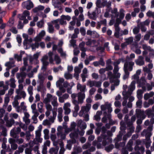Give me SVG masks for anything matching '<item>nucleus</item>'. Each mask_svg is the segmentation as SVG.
Instances as JSON below:
<instances>
[{
    "label": "nucleus",
    "mask_w": 154,
    "mask_h": 154,
    "mask_svg": "<svg viewBox=\"0 0 154 154\" xmlns=\"http://www.w3.org/2000/svg\"><path fill=\"white\" fill-rule=\"evenodd\" d=\"M134 65V63L133 61H130L129 62L126 61L124 64V70L125 74L123 77L124 79H126L128 78L130 73L128 72L131 71L133 70V66Z\"/></svg>",
    "instance_id": "1"
},
{
    "label": "nucleus",
    "mask_w": 154,
    "mask_h": 154,
    "mask_svg": "<svg viewBox=\"0 0 154 154\" xmlns=\"http://www.w3.org/2000/svg\"><path fill=\"white\" fill-rule=\"evenodd\" d=\"M23 5H24L27 10H30L34 6L31 0H28L27 1L24 2H23Z\"/></svg>",
    "instance_id": "2"
},
{
    "label": "nucleus",
    "mask_w": 154,
    "mask_h": 154,
    "mask_svg": "<svg viewBox=\"0 0 154 154\" xmlns=\"http://www.w3.org/2000/svg\"><path fill=\"white\" fill-rule=\"evenodd\" d=\"M152 126H149L146 129H144L141 133L140 135H152Z\"/></svg>",
    "instance_id": "3"
},
{
    "label": "nucleus",
    "mask_w": 154,
    "mask_h": 154,
    "mask_svg": "<svg viewBox=\"0 0 154 154\" xmlns=\"http://www.w3.org/2000/svg\"><path fill=\"white\" fill-rule=\"evenodd\" d=\"M78 97L79 102L82 103H83V100L85 98V94L84 93L79 92L78 93Z\"/></svg>",
    "instance_id": "4"
},
{
    "label": "nucleus",
    "mask_w": 154,
    "mask_h": 154,
    "mask_svg": "<svg viewBox=\"0 0 154 154\" xmlns=\"http://www.w3.org/2000/svg\"><path fill=\"white\" fill-rule=\"evenodd\" d=\"M21 131V128L18 127L14 128L11 131L10 135H18Z\"/></svg>",
    "instance_id": "5"
},
{
    "label": "nucleus",
    "mask_w": 154,
    "mask_h": 154,
    "mask_svg": "<svg viewBox=\"0 0 154 154\" xmlns=\"http://www.w3.org/2000/svg\"><path fill=\"white\" fill-rule=\"evenodd\" d=\"M101 132L102 134L100 135H106L105 134L107 133V135H112V134L109 131H107L106 128L104 126H102L101 128Z\"/></svg>",
    "instance_id": "6"
},
{
    "label": "nucleus",
    "mask_w": 154,
    "mask_h": 154,
    "mask_svg": "<svg viewBox=\"0 0 154 154\" xmlns=\"http://www.w3.org/2000/svg\"><path fill=\"white\" fill-rule=\"evenodd\" d=\"M59 148L58 146H56L55 148H51L49 150L50 154H57Z\"/></svg>",
    "instance_id": "7"
},
{
    "label": "nucleus",
    "mask_w": 154,
    "mask_h": 154,
    "mask_svg": "<svg viewBox=\"0 0 154 154\" xmlns=\"http://www.w3.org/2000/svg\"><path fill=\"white\" fill-rule=\"evenodd\" d=\"M137 117L140 118L142 116H144V112L143 111H142L140 109H137L136 110Z\"/></svg>",
    "instance_id": "8"
},
{
    "label": "nucleus",
    "mask_w": 154,
    "mask_h": 154,
    "mask_svg": "<svg viewBox=\"0 0 154 154\" xmlns=\"http://www.w3.org/2000/svg\"><path fill=\"white\" fill-rule=\"evenodd\" d=\"M6 122V126L8 127H10L14 123L15 121L13 118H11L10 120L7 121Z\"/></svg>",
    "instance_id": "9"
},
{
    "label": "nucleus",
    "mask_w": 154,
    "mask_h": 154,
    "mask_svg": "<svg viewBox=\"0 0 154 154\" xmlns=\"http://www.w3.org/2000/svg\"><path fill=\"white\" fill-rule=\"evenodd\" d=\"M120 124L121 126L120 127V129L121 131H119L118 135H124L123 133L125 131V130H126V127L124 124Z\"/></svg>",
    "instance_id": "10"
},
{
    "label": "nucleus",
    "mask_w": 154,
    "mask_h": 154,
    "mask_svg": "<svg viewBox=\"0 0 154 154\" xmlns=\"http://www.w3.org/2000/svg\"><path fill=\"white\" fill-rule=\"evenodd\" d=\"M111 63V60H109V61H107L106 62L107 66L105 68L106 71H109V70H112L113 69V67L110 64V63Z\"/></svg>",
    "instance_id": "11"
},
{
    "label": "nucleus",
    "mask_w": 154,
    "mask_h": 154,
    "mask_svg": "<svg viewBox=\"0 0 154 154\" xmlns=\"http://www.w3.org/2000/svg\"><path fill=\"white\" fill-rule=\"evenodd\" d=\"M88 15L90 19L95 20L96 19V12L95 11L93 12L92 14H91L89 12L88 13Z\"/></svg>",
    "instance_id": "12"
},
{
    "label": "nucleus",
    "mask_w": 154,
    "mask_h": 154,
    "mask_svg": "<svg viewBox=\"0 0 154 154\" xmlns=\"http://www.w3.org/2000/svg\"><path fill=\"white\" fill-rule=\"evenodd\" d=\"M96 43V41L94 39H88V41L86 42V45L87 46H90L91 45L92 43L94 44H95Z\"/></svg>",
    "instance_id": "13"
},
{
    "label": "nucleus",
    "mask_w": 154,
    "mask_h": 154,
    "mask_svg": "<svg viewBox=\"0 0 154 154\" xmlns=\"http://www.w3.org/2000/svg\"><path fill=\"white\" fill-rule=\"evenodd\" d=\"M146 115L148 116V117L151 116L153 117L154 116V113L152 112V110L150 109H148L146 111Z\"/></svg>",
    "instance_id": "14"
},
{
    "label": "nucleus",
    "mask_w": 154,
    "mask_h": 154,
    "mask_svg": "<svg viewBox=\"0 0 154 154\" xmlns=\"http://www.w3.org/2000/svg\"><path fill=\"white\" fill-rule=\"evenodd\" d=\"M107 136L103 135V136H104L103 140L102 142V144L103 146H105L107 144V143H108L109 137Z\"/></svg>",
    "instance_id": "15"
},
{
    "label": "nucleus",
    "mask_w": 154,
    "mask_h": 154,
    "mask_svg": "<svg viewBox=\"0 0 154 154\" xmlns=\"http://www.w3.org/2000/svg\"><path fill=\"white\" fill-rule=\"evenodd\" d=\"M64 19H63L62 18H61L60 19H58L57 20H54V22L55 23H57L58 22V21H59L61 25H66V21L64 20Z\"/></svg>",
    "instance_id": "16"
},
{
    "label": "nucleus",
    "mask_w": 154,
    "mask_h": 154,
    "mask_svg": "<svg viewBox=\"0 0 154 154\" xmlns=\"http://www.w3.org/2000/svg\"><path fill=\"white\" fill-rule=\"evenodd\" d=\"M135 83L136 82L135 81H133L131 82L130 85V88L128 90L129 91L130 90L132 92L135 89Z\"/></svg>",
    "instance_id": "17"
},
{
    "label": "nucleus",
    "mask_w": 154,
    "mask_h": 154,
    "mask_svg": "<svg viewBox=\"0 0 154 154\" xmlns=\"http://www.w3.org/2000/svg\"><path fill=\"white\" fill-rule=\"evenodd\" d=\"M14 62H11L9 61L5 63V65L8 68V69H10L13 67L12 64H14Z\"/></svg>",
    "instance_id": "18"
},
{
    "label": "nucleus",
    "mask_w": 154,
    "mask_h": 154,
    "mask_svg": "<svg viewBox=\"0 0 154 154\" xmlns=\"http://www.w3.org/2000/svg\"><path fill=\"white\" fill-rule=\"evenodd\" d=\"M42 63L43 65L42 69L44 70V72H45L47 69V66L48 65L49 63L48 61H43Z\"/></svg>",
    "instance_id": "19"
},
{
    "label": "nucleus",
    "mask_w": 154,
    "mask_h": 154,
    "mask_svg": "<svg viewBox=\"0 0 154 154\" xmlns=\"http://www.w3.org/2000/svg\"><path fill=\"white\" fill-rule=\"evenodd\" d=\"M60 149L59 152V154H63L65 149L63 147V143H61L60 144Z\"/></svg>",
    "instance_id": "20"
},
{
    "label": "nucleus",
    "mask_w": 154,
    "mask_h": 154,
    "mask_svg": "<svg viewBox=\"0 0 154 154\" xmlns=\"http://www.w3.org/2000/svg\"><path fill=\"white\" fill-rule=\"evenodd\" d=\"M133 144V142L132 141L130 140L129 141L127 145V149L129 151H132L133 150V148L132 147V145Z\"/></svg>",
    "instance_id": "21"
},
{
    "label": "nucleus",
    "mask_w": 154,
    "mask_h": 154,
    "mask_svg": "<svg viewBox=\"0 0 154 154\" xmlns=\"http://www.w3.org/2000/svg\"><path fill=\"white\" fill-rule=\"evenodd\" d=\"M54 60L56 61V63L57 64H59L61 62V59L57 54H56L55 55Z\"/></svg>",
    "instance_id": "22"
},
{
    "label": "nucleus",
    "mask_w": 154,
    "mask_h": 154,
    "mask_svg": "<svg viewBox=\"0 0 154 154\" xmlns=\"http://www.w3.org/2000/svg\"><path fill=\"white\" fill-rule=\"evenodd\" d=\"M63 129V127L61 126H59L57 128L58 132L57 135H66L65 134H63L62 131Z\"/></svg>",
    "instance_id": "23"
},
{
    "label": "nucleus",
    "mask_w": 154,
    "mask_h": 154,
    "mask_svg": "<svg viewBox=\"0 0 154 154\" xmlns=\"http://www.w3.org/2000/svg\"><path fill=\"white\" fill-rule=\"evenodd\" d=\"M131 93L129 91V90L128 92H126L125 94L124 95V100H127L129 98V96L131 94Z\"/></svg>",
    "instance_id": "24"
},
{
    "label": "nucleus",
    "mask_w": 154,
    "mask_h": 154,
    "mask_svg": "<svg viewBox=\"0 0 154 154\" xmlns=\"http://www.w3.org/2000/svg\"><path fill=\"white\" fill-rule=\"evenodd\" d=\"M120 15L119 18L121 19L122 20L125 16V14L124 13V10L122 8H121L120 10Z\"/></svg>",
    "instance_id": "25"
},
{
    "label": "nucleus",
    "mask_w": 154,
    "mask_h": 154,
    "mask_svg": "<svg viewBox=\"0 0 154 154\" xmlns=\"http://www.w3.org/2000/svg\"><path fill=\"white\" fill-rule=\"evenodd\" d=\"M39 46V44L37 42H35L34 44L32 45L31 46L32 50H35L36 48H38Z\"/></svg>",
    "instance_id": "26"
},
{
    "label": "nucleus",
    "mask_w": 154,
    "mask_h": 154,
    "mask_svg": "<svg viewBox=\"0 0 154 154\" xmlns=\"http://www.w3.org/2000/svg\"><path fill=\"white\" fill-rule=\"evenodd\" d=\"M54 31V28L53 25L50 24L48 25V32L50 33H53Z\"/></svg>",
    "instance_id": "27"
},
{
    "label": "nucleus",
    "mask_w": 154,
    "mask_h": 154,
    "mask_svg": "<svg viewBox=\"0 0 154 154\" xmlns=\"http://www.w3.org/2000/svg\"><path fill=\"white\" fill-rule=\"evenodd\" d=\"M44 24V20L42 19L40 21L38 22L37 24V26L40 28H42Z\"/></svg>",
    "instance_id": "28"
},
{
    "label": "nucleus",
    "mask_w": 154,
    "mask_h": 154,
    "mask_svg": "<svg viewBox=\"0 0 154 154\" xmlns=\"http://www.w3.org/2000/svg\"><path fill=\"white\" fill-rule=\"evenodd\" d=\"M142 103V100L140 99H139L136 102V105L137 107L139 108H141Z\"/></svg>",
    "instance_id": "29"
},
{
    "label": "nucleus",
    "mask_w": 154,
    "mask_h": 154,
    "mask_svg": "<svg viewBox=\"0 0 154 154\" xmlns=\"http://www.w3.org/2000/svg\"><path fill=\"white\" fill-rule=\"evenodd\" d=\"M95 81H89L88 82L87 85H89L90 87H92L93 86H95Z\"/></svg>",
    "instance_id": "30"
},
{
    "label": "nucleus",
    "mask_w": 154,
    "mask_h": 154,
    "mask_svg": "<svg viewBox=\"0 0 154 154\" xmlns=\"http://www.w3.org/2000/svg\"><path fill=\"white\" fill-rule=\"evenodd\" d=\"M74 71L75 73H77L76 75H75V74H74V75L75 76H77V77H78L79 76V74L80 72V69L78 67H75L74 69Z\"/></svg>",
    "instance_id": "31"
},
{
    "label": "nucleus",
    "mask_w": 154,
    "mask_h": 154,
    "mask_svg": "<svg viewBox=\"0 0 154 154\" xmlns=\"http://www.w3.org/2000/svg\"><path fill=\"white\" fill-rule=\"evenodd\" d=\"M33 87L31 86H29L28 88V91L29 94L30 96H32L33 94Z\"/></svg>",
    "instance_id": "32"
},
{
    "label": "nucleus",
    "mask_w": 154,
    "mask_h": 154,
    "mask_svg": "<svg viewBox=\"0 0 154 154\" xmlns=\"http://www.w3.org/2000/svg\"><path fill=\"white\" fill-rule=\"evenodd\" d=\"M61 18H62L63 19L66 20L68 21H69L71 19V17L69 15L65 16V15H63L61 16Z\"/></svg>",
    "instance_id": "33"
},
{
    "label": "nucleus",
    "mask_w": 154,
    "mask_h": 154,
    "mask_svg": "<svg viewBox=\"0 0 154 154\" xmlns=\"http://www.w3.org/2000/svg\"><path fill=\"white\" fill-rule=\"evenodd\" d=\"M114 69L113 70V72L114 74H116L117 72L119 71V67L118 65H114Z\"/></svg>",
    "instance_id": "34"
},
{
    "label": "nucleus",
    "mask_w": 154,
    "mask_h": 154,
    "mask_svg": "<svg viewBox=\"0 0 154 154\" xmlns=\"http://www.w3.org/2000/svg\"><path fill=\"white\" fill-rule=\"evenodd\" d=\"M64 110H65L64 114L65 115H68L71 112L70 109L68 108L63 107Z\"/></svg>",
    "instance_id": "35"
},
{
    "label": "nucleus",
    "mask_w": 154,
    "mask_h": 154,
    "mask_svg": "<svg viewBox=\"0 0 154 154\" xmlns=\"http://www.w3.org/2000/svg\"><path fill=\"white\" fill-rule=\"evenodd\" d=\"M32 149L31 148H26L25 150L26 154H32Z\"/></svg>",
    "instance_id": "36"
},
{
    "label": "nucleus",
    "mask_w": 154,
    "mask_h": 154,
    "mask_svg": "<svg viewBox=\"0 0 154 154\" xmlns=\"http://www.w3.org/2000/svg\"><path fill=\"white\" fill-rule=\"evenodd\" d=\"M91 107V105L90 104H87L86 105V106H84L82 108V109H84V110H89Z\"/></svg>",
    "instance_id": "37"
},
{
    "label": "nucleus",
    "mask_w": 154,
    "mask_h": 154,
    "mask_svg": "<svg viewBox=\"0 0 154 154\" xmlns=\"http://www.w3.org/2000/svg\"><path fill=\"white\" fill-rule=\"evenodd\" d=\"M2 132L0 135H7V130L6 128L4 126L2 127Z\"/></svg>",
    "instance_id": "38"
},
{
    "label": "nucleus",
    "mask_w": 154,
    "mask_h": 154,
    "mask_svg": "<svg viewBox=\"0 0 154 154\" xmlns=\"http://www.w3.org/2000/svg\"><path fill=\"white\" fill-rule=\"evenodd\" d=\"M14 57L15 58L17 59V60L18 61H20L22 60V55L21 54L20 55H18L17 54H15L14 55Z\"/></svg>",
    "instance_id": "39"
},
{
    "label": "nucleus",
    "mask_w": 154,
    "mask_h": 154,
    "mask_svg": "<svg viewBox=\"0 0 154 154\" xmlns=\"http://www.w3.org/2000/svg\"><path fill=\"white\" fill-rule=\"evenodd\" d=\"M143 23L142 22H141L140 23V29L141 31L144 32L146 31V29L144 26H143Z\"/></svg>",
    "instance_id": "40"
},
{
    "label": "nucleus",
    "mask_w": 154,
    "mask_h": 154,
    "mask_svg": "<svg viewBox=\"0 0 154 154\" xmlns=\"http://www.w3.org/2000/svg\"><path fill=\"white\" fill-rule=\"evenodd\" d=\"M9 101V98L8 97H5V98L4 104L3 106H6Z\"/></svg>",
    "instance_id": "41"
},
{
    "label": "nucleus",
    "mask_w": 154,
    "mask_h": 154,
    "mask_svg": "<svg viewBox=\"0 0 154 154\" xmlns=\"http://www.w3.org/2000/svg\"><path fill=\"white\" fill-rule=\"evenodd\" d=\"M98 112L100 113L99 111H97V115H95L94 116V119L97 121H99L100 119V115H98L97 114Z\"/></svg>",
    "instance_id": "42"
},
{
    "label": "nucleus",
    "mask_w": 154,
    "mask_h": 154,
    "mask_svg": "<svg viewBox=\"0 0 154 154\" xmlns=\"http://www.w3.org/2000/svg\"><path fill=\"white\" fill-rule=\"evenodd\" d=\"M5 112V111L4 109L1 108L0 109V118H2L3 117Z\"/></svg>",
    "instance_id": "43"
},
{
    "label": "nucleus",
    "mask_w": 154,
    "mask_h": 154,
    "mask_svg": "<svg viewBox=\"0 0 154 154\" xmlns=\"http://www.w3.org/2000/svg\"><path fill=\"white\" fill-rule=\"evenodd\" d=\"M74 130V132L71 133L69 135H79V128H77L76 129H75Z\"/></svg>",
    "instance_id": "44"
},
{
    "label": "nucleus",
    "mask_w": 154,
    "mask_h": 154,
    "mask_svg": "<svg viewBox=\"0 0 154 154\" xmlns=\"http://www.w3.org/2000/svg\"><path fill=\"white\" fill-rule=\"evenodd\" d=\"M96 4L97 7L99 8L102 7L101 0H97Z\"/></svg>",
    "instance_id": "45"
},
{
    "label": "nucleus",
    "mask_w": 154,
    "mask_h": 154,
    "mask_svg": "<svg viewBox=\"0 0 154 154\" xmlns=\"http://www.w3.org/2000/svg\"><path fill=\"white\" fill-rule=\"evenodd\" d=\"M65 77L66 79H72V75L70 73H67L65 75Z\"/></svg>",
    "instance_id": "46"
},
{
    "label": "nucleus",
    "mask_w": 154,
    "mask_h": 154,
    "mask_svg": "<svg viewBox=\"0 0 154 154\" xmlns=\"http://www.w3.org/2000/svg\"><path fill=\"white\" fill-rule=\"evenodd\" d=\"M80 32L82 35L85 36L86 34V31L85 29L83 27H81L80 29Z\"/></svg>",
    "instance_id": "47"
},
{
    "label": "nucleus",
    "mask_w": 154,
    "mask_h": 154,
    "mask_svg": "<svg viewBox=\"0 0 154 154\" xmlns=\"http://www.w3.org/2000/svg\"><path fill=\"white\" fill-rule=\"evenodd\" d=\"M70 137L72 139L70 140L71 142L73 143H76V140L75 138L77 137V135H70Z\"/></svg>",
    "instance_id": "48"
},
{
    "label": "nucleus",
    "mask_w": 154,
    "mask_h": 154,
    "mask_svg": "<svg viewBox=\"0 0 154 154\" xmlns=\"http://www.w3.org/2000/svg\"><path fill=\"white\" fill-rule=\"evenodd\" d=\"M139 27H136L134 28L133 29V32L134 34H137L139 32Z\"/></svg>",
    "instance_id": "49"
},
{
    "label": "nucleus",
    "mask_w": 154,
    "mask_h": 154,
    "mask_svg": "<svg viewBox=\"0 0 154 154\" xmlns=\"http://www.w3.org/2000/svg\"><path fill=\"white\" fill-rule=\"evenodd\" d=\"M113 148V146L112 145H109V146L105 148V150L107 152L110 151Z\"/></svg>",
    "instance_id": "50"
},
{
    "label": "nucleus",
    "mask_w": 154,
    "mask_h": 154,
    "mask_svg": "<svg viewBox=\"0 0 154 154\" xmlns=\"http://www.w3.org/2000/svg\"><path fill=\"white\" fill-rule=\"evenodd\" d=\"M18 147L17 145L15 143H12L11 145V149L13 150H16Z\"/></svg>",
    "instance_id": "51"
},
{
    "label": "nucleus",
    "mask_w": 154,
    "mask_h": 154,
    "mask_svg": "<svg viewBox=\"0 0 154 154\" xmlns=\"http://www.w3.org/2000/svg\"><path fill=\"white\" fill-rule=\"evenodd\" d=\"M141 129V127L140 125H138L136 129L135 132L137 133L135 135H138L137 133H139Z\"/></svg>",
    "instance_id": "52"
},
{
    "label": "nucleus",
    "mask_w": 154,
    "mask_h": 154,
    "mask_svg": "<svg viewBox=\"0 0 154 154\" xmlns=\"http://www.w3.org/2000/svg\"><path fill=\"white\" fill-rule=\"evenodd\" d=\"M98 62L99 65H100L103 66L105 65V62H104L103 59L102 57L100 58V60Z\"/></svg>",
    "instance_id": "53"
},
{
    "label": "nucleus",
    "mask_w": 154,
    "mask_h": 154,
    "mask_svg": "<svg viewBox=\"0 0 154 154\" xmlns=\"http://www.w3.org/2000/svg\"><path fill=\"white\" fill-rule=\"evenodd\" d=\"M136 120V117L135 116H132L131 118V122H129L128 123V124L129 125H131L132 124V122H134Z\"/></svg>",
    "instance_id": "54"
},
{
    "label": "nucleus",
    "mask_w": 154,
    "mask_h": 154,
    "mask_svg": "<svg viewBox=\"0 0 154 154\" xmlns=\"http://www.w3.org/2000/svg\"><path fill=\"white\" fill-rule=\"evenodd\" d=\"M38 111L40 112L41 113L42 111L41 110L42 109L43 104L42 103H38Z\"/></svg>",
    "instance_id": "55"
},
{
    "label": "nucleus",
    "mask_w": 154,
    "mask_h": 154,
    "mask_svg": "<svg viewBox=\"0 0 154 154\" xmlns=\"http://www.w3.org/2000/svg\"><path fill=\"white\" fill-rule=\"evenodd\" d=\"M18 70V68L17 67L13 69L11 71V73L12 76H14L15 73Z\"/></svg>",
    "instance_id": "56"
},
{
    "label": "nucleus",
    "mask_w": 154,
    "mask_h": 154,
    "mask_svg": "<svg viewBox=\"0 0 154 154\" xmlns=\"http://www.w3.org/2000/svg\"><path fill=\"white\" fill-rule=\"evenodd\" d=\"M137 83L138 84V86L140 87L143 86L145 84L144 82H141L140 80H137Z\"/></svg>",
    "instance_id": "57"
},
{
    "label": "nucleus",
    "mask_w": 154,
    "mask_h": 154,
    "mask_svg": "<svg viewBox=\"0 0 154 154\" xmlns=\"http://www.w3.org/2000/svg\"><path fill=\"white\" fill-rule=\"evenodd\" d=\"M39 79H40V85H43V83L44 81L43 79V77L42 75L39 76H38Z\"/></svg>",
    "instance_id": "58"
},
{
    "label": "nucleus",
    "mask_w": 154,
    "mask_h": 154,
    "mask_svg": "<svg viewBox=\"0 0 154 154\" xmlns=\"http://www.w3.org/2000/svg\"><path fill=\"white\" fill-rule=\"evenodd\" d=\"M47 146L44 144L43 146V150H42V153L43 154H46L47 153Z\"/></svg>",
    "instance_id": "59"
},
{
    "label": "nucleus",
    "mask_w": 154,
    "mask_h": 154,
    "mask_svg": "<svg viewBox=\"0 0 154 154\" xmlns=\"http://www.w3.org/2000/svg\"><path fill=\"white\" fill-rule=\"evenodd\" d=\"M10 31L13 33L16 34L18 32L17 30L15 27H13L10 29Z\"/></svg>",
    "instance_id": "60"
},
{
    "label": "nucleus",
    "mask_w": 154,
    "mask_h": 154,
    "mask_svg": "<svg viewBox=\"0 0 154 154\" xmlns=\"http://www.w3.org/2000/svg\"><path fill=\"white\" fill-rule=\"evenodd\" d=\"M95 132L97 135H99L101 132V128L97 127L96 129Z\"/></svg>",
    "instance_id": "61"
},
{
    "label": "nucleus",
    "mask_w": 154,
    "mask_h": 154,
    "mask_svg": "<svg viewBox=\"0 0 154 154\" xmlns=\"http://www.w3.org/2000/svg\"><path fill=\"white\" fill-rule=\"evenodd\" d=\"M91 146V144L89 143H88L87 144H86L83 145L82 147L83 149H86L90 147Z\"/></svg>",
    "instance_id": "62"
},
{
    "label": "nucleus",
    "mask_w": 154,
    "mask_h": 154,
    "mask_svg": "<svg viewBox=\"0 0 154 154\" xmlns=\"http://www.w3.org/2000/svg\"><path fill=\"white\" fill-rule=\"evenodd\" d=\"M135 128L133 126H131L129 128V132L130 134H132L133 133L134 131Z\"/></svg>",
    "instance_id": "63"
},
{
    "label": "nucleus",
    "mask_w": 154,
    "mask_h": 154,
    "mask_svg": "<svg viewBox=\"0 0 154 154\" xmlns=\"http://www.w3.org/2000/svg\"><path fill=\"white\" fill-rule=\"evenodd\" d=\"M23 15L26 17L27 16L28 17V16H29L30 15L29 12L27 10L24 11H23Z\"/></svg>",
    "instance_id": "64"
}]
</instances>
